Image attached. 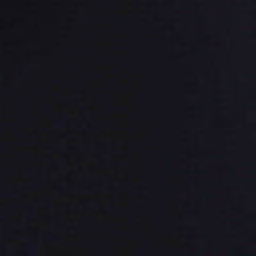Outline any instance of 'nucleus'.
Instances as JSON below:
<instances>
[{"label": "nucleus", "mask_w": 256, "mask_h": 256, "mask_svg": "<svg viewBox=\"0 0 256 256\" xmlns=\"http://www.w3.org/2000/svg\"><path fill=\"white\" fill-rule=\"evenodd\" d=\"M235 82H256V81H235Z\"/></svg>", "instance_id": "nucleus-1"}, {"label": "nucleus", "mask_w": 256, "mask_h": 256, "mask_svg": "<svg viewBox=\"0 0 256 256\" xmlns=\"http://www.w3.org/2000/svg\"><path fill=\"white\" fill-rule=\"evenodd\" d=\"M51 240H56V238H51Z\"/></svg>", "instance_id": "nucleus-2"}, {"label": "nucleus", "mask_w": 256, "mask_h": 256, "mask_svg": "<svg viewBox=\"0 0 256 256\" xmlns=\"http://www.w3.org/2000/svg\"><path fill=\"white\" fill-rule=\"evenodd\" d=\"M46 202H50V200H46Z\"/></svg>", "instance_id": "nucleus-3"}, {"label": "nucleus", "mask_w": 256, "mask_h": 256, "mask_svg": "<svg viewBox=\"0 0 256 256\" xmlns=\"http://www.w3.org/2000/svg\"><path fill=\"white\" fill-rule=\"evenodd\" d=\"M32 252H33V250H30V253H31V254H32Z\"/></svg>", "instance_id": "nucleus-4"}]
</instances>
